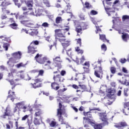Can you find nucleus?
<instances>
[{
	"instance_id": "nucleus-1",
	"label": "nucleus",
	"mask_w": 129,
	"mask_h": 129,
	"mask_svg": "<svg viewBox=\"0 0 129 129\" xmlns=\"http://www.w3.org/2000/svg\"><path fill=\"white\" fill-rule=\"evenodd\" d=\"M98 115L100 117V119L103 121L101 124H95V121L94 119H89L87 118H86L87 120L90 122V124H91L92 126L94 127V129H102V125H107L108 124V122L107 121V117L106 113H98Z\"/></svg>"
},
{
	"instance_id": "nucleus-2",
	"label": "nucleus",
	"mask_w": 129,
	"mask_h": 129,
	"mask_svg": "<svg viewBox=\"0 0 129 129\" xmlns=\"http://www.w3.org/2000/svg\"><path fill=\"white\" fill-rule=\"evenodd\" d=\"M42 58V54H39V53H38L35 57V59L36 60L37 62L39 63V64H44L45 61L48 60V58L46 56L44 57L43 58Z\"/></svg>"
},
{
	"instance_id": "nucleus-3",
	"label": "nucleus",
	"mask_w": 129,
	"mask_h": 129,
	"mask_svg": "<svg viewBox=\"0 0 129 129\" xmlns=\"http://www.w3.org/2000/svg\"><path fill=\"white\" fill-rule=\"evenodd\" d=\"M59 42L61 43V45L63 48H67V47L70 46V40H66V38H59Z\"/></svg>"
},
{
	"instance_id": "nucleus-4",
	"label": "nucleus",
	"mask_w": 129,
	"mask_h": 129,
	"mask_svg": "<svg viewBox=\"0 0 129 129\" xmlns=\"http://www.w3.org/2000/svg\"><path fill=\"white\" fill-rule=\"evenodd\" d=\"M91 112H90V111H89V112H84V114L85 116H87V117H83V119H84L83 123H84H84H86V122L87 123L90 124V122H89V121L88 120H87L86 118H88V119H93L92 118V115H91Z\"/></svg>"
},
{
	"instance_id": "nucleus-5",
	"label": "nucleus",
	"mask_w": 129,
	"mask_h": 129,
	"mask_svg": "<svg viewBox=\"0 0 129 129\" xmlns=\"http://www.w3.org/2000/svg\"><path fill=\"white\" fill-rule=\"evenodd\" d=\"M114 93H115V90L111 88L108 89L107 96L109 98L113 99V100H115V95H114Z\"/></svg>"
},
{
	"instance_id": "nucleus-6",
	"label": "nucleus",
	"mask_w": 129,
	"mask_h": 129,
	"mask_svg": "<svg viewBox=\"0 0 129 129\" xmlns=\"http://www.w3.org/2000/svg\"><path fill=\"white\" fill-rule=\"evenodd\" d=\"M54 37L56 40L59 39V38H66V36L61 32V29H56L55 30Z\"/></svg>"
},
{
	"instance_id": "nucleus-7",
	"label": "nucleus",
	"mask_w": 129,
	"mask_h": 129,
	"mask_svg": "<svg viewBox=\"0 0 129 129\" xmlns=\"http://www.w3.org/2000/svg\"><path fill=\"white\" fill-rule=\"evenodd\" d=\"M19 63V60L13 57L10 58L9 61H7V64L11 68H13L15 66V63Z\"/></svg>"
},
{
	"instance_id": "nucleus-8",
	"label": "nucleus",
	"mask_w": 129,
	"mask_h": 129,
	"mask_svg": "<svg viewBox=\"0 0 129 129\" xmlns=\"http://www.w3.org/2000/svg\"><path fill=\"white\" fill-rule=\"evenodd\" d=\"M35 83L34 84L31 83V85L33 87V88H34L36 89V88H39V87H42V83H39V85H36L37 83H39V82H42L43 81V80L41 79H36L34 80Z\"/></svg>"
},
{
	"instance_id": "nucleus-9",
	"label": "nucleus",
	"mask_w": 129,
	"mask_h": 129,
	"mask_svg": "<svg viewBox=\"0 0 129 129\" xmlns=\"http://www.w3.org/2000/svg\"><path fill=\"white\" fill-rule=\"evenodd\" d=\"M12 56H13L12 58H13L14 59H16L19 61L20 59L22 58V52L21 51L14 52L13 53H12Z\"/></svg>"
},
{
	"instance_id": "nucleus-10",
	"label": "nucleus",
	"mask_w": 129,
	"mask_h": 129,
	"mask_svg": "<svg viewBox=\"0 0 129 129\" xmlns=\"http://www.w3.org/2000/svg\"><path fill=\"white\" fill-rule=\"evenodd\" d=\"M99 71H95L94 72V75L96 76V77H97L98 78H100L101 79H102V76H100V74L99 73H101V74H103V71H102V68L101 67H99Z\"/></svg>"
},
{
	"instance_id": "nucleus-11",
	"label": "nucleus",
	"mask_w": 129,
	"mask_h": 129,
	"mask_svg": "<svg viewBox=\"0 0 129 129\" xmlns=\"http://www.w3.org/2000/svg\"><path fill=\"white\" fill-rule=\"evenodd\" d=\"M36 49H37V47H36V46H33L30 44V45L28 47V53H31V54H35V53L37 52V50H36Z\"/></svg>"
},
{
	"instance_id": "nucleus-12",
	"label": "nucleus",
	"mask_w": 129,
	"mask_h": 129,
	"mask_svg": "<svg viewBox=\"0 0 129 129\" xmlns=\"http://www.w3.org/2000/svg\"><path fill=\"white\" fill-rule=\"evenodd\" d=\"M29 22H30V21L29 20H23L21 21L20 23L21 24H23V25H24L25 27H28L29 28H31L32 26H34V24L30 23Z\"/></svg>"
},
{
	"instance_id": "nucleus-13",
	"label": "nucleus",
	"mask_w": 129,
	"mask_h": 129,
	"mask_svg": "<svg viewBox=\"0 0 129 129\" xmlns=\"http://www.w3.org/2000/svg\"><path fill=\"white\" fill-rule=\"evenodd\" d=\"M124 126H127V124H126V122L124 121L120 122L117 123L116 125H114V127H116L117 128H120Z\"/></svg>"
},
{
	"instance_id": "nucleus-14",
	"label": "nucleus",
	"mask_w": 129,
	"mask_h": 129,
	"mask_svg": "<svg viewBox=\"0 0 129 129\" xmlns=\"http://www.w3.org/2000/svg\"><path fill=\"white\" fill-rule=\"evenodd\" d=\"M43 12V10L42 9H37V10H35V13L34 12H32L30 13V15H33V16H36V17H40L41 15H42V12Z\"/></svg>"
},
{
	"instance_id": "nucleus-15",
	"label": "nucleus",
	"mask_w": 129,
	"mask_h": 129,
	"mask_svg": "<svg viewBox=\"0 0 129 129\" xmlns=\"http://www.w3.org/2000/svg\"><path fill=\"white\" fill-rule=\"evenodd\" d=\"M11 109L9 107H7L6 108L5 111L4 112V114L3 115L4 118H6V116H10L11 115Z\"/></svg>"
},
{
	"instance_id": "nucleus-16",
	"label": "nucleus",
	"mask_w": 129,
	"mask_h": 129,
	"mask_svg": "<svg viewBox=\"0 0 129 129\" xmlns=\"http://www.w3.org/2000/svg\"><path fill=\"white\" fill-rule=\"evenodd\" d=\"M61 75H57L56 76H53V79L54 82H61Z\"/></svg>"
},
{
	"instance_id": "nucleus-17",
	"label": "nucleus",
	"mask_w": 129,
	"mask_h": 129,
	"mask_svg": "<svg viewBox=\"0 0 129 129\" xmlns=\"http://www.w3.org/2000/svg\"><path fill=\"white\" fill-rule=\"evenodd\" d=\"M57 83L56 82H53V83H51V87L52 88V89H54V90H58L59 89V88H60V87L59 86H56V85H57Z\"/></svg>"
},
{
	"instance_id": "nucleus-18",
	"label": "nucleus",
	"mask_w": 129,
	"mask_h": 129,
	"mask_svg": "<svg viewBox=\"0 0 129 129\" xmlns=\"http://www.w3.org/2000/svg\"><path fill=\"white\" fill-rule=\"evenodd\" d=\"M122 38L124 42H127V40L129 39L128 34L127 33H123L122 35Z\"/></svg>"
},
{
	"instance_id": "nucleus-19",
	"label": "nucleus",
	"mask_w": 129,
	"mask_h": 129,
	"mask_svg": "<svg viewBox=\"0 0 129 129\" xmlns=\"http://www.w3.org/2000/svg\"><path fill=\"white\" fill-rule=\"evenodd\" d=\"M26 66H27V63L24 64V63L23 62H20L15 65V67H16V68H18V69H20L21 67L25 68L26 67Z\"/></svg>"
},
{
	"instance_id": "nucleus-20",
	"label": "nucleus",
	"mask_w": 129,
	"mask_h": 129,
	"mask_svg": "<svg viewBox=\"0 0 129 129\" xmlns=\"http://www.w3.org/2000/svg\"><path fill=\"white\" fill-rule=\"evenodd\" d=\"M69 98H70V97L67 95H63L62 96V98H61L62 100L64 101V102H67V103H69L70 102V101H69Z\"/></svg>"
},
{
	"instance_id": "nucleus-21",
	"label": "nucleus",
	"mask_w": 129,
	"mask_h": 129,
	"mask_svg": "<svg viewBox=\"0 0 129 129\" xmlns=\"http://www.w3.org/2000/svg\"><path fill=\"white\" fill-rule=\"evenodd\" d=\"M59 114H62V104L61 102L59 103V108L57 109V115Z\"/></svg>"
},
{
	"instance_id": "nucleus-22",
	"label": "nucleus",
	"mask_w": 129,
	"mask_h": 129,
	"mask_svg": "<svg viewBox=\"0 0 129 129\" xmlns=\"http://www.w3.org/2000/svg\"><path fill=\"white\" fill-rule=\"evenodd\" d=\"M100 39L103 41V42H107V43H109V40L106 39V37H105V35H101L100 34Z\"/></svg>"
},
{
	"instance_id": "nucleus-23",
	"label": "nucleus",
	"mask_w": 129,
	"mask_h": 129,
	"mask_svg": "<svg viewBox=\"0 0 129 129\" xmlns=\"http://www.w3.org/2000/svg\"><path fill=\"white\" fill-rule=\"evenodd\" d=\"M8 98H10L12 101H14V100H15V98H16V95L15 94V92H12V95L10 94L8 95Z\"/></svg>"
},
{
	"instance_id": "nucleus-24",
	"label": "nucleus",
	"mask_w": 129,
	"mask_h": 129,
	"mask_svg": "<svg viewBox=\"0 0 129 129\" xmlns=\"http://www.w3.org/2000/svg\"><path fill=\"white\" fill-rule=\"evenodd\" d=\"M58 116V118L59 121H60L61 124H65V122H64V118H63V116H62V114H59Z\"/></svg>"
},
{
	"instance_id": "nucleus-25",
	"label": "nucleus",
	"mask_w": 129,
	"mask_h": 129,
	"mask_svg": "<svg viewBox=\"0 0 129 129\" xmlns=\"http://www.w3.org/2000/svg\"><path fill=\"white\" fill-rule=\"evenodd\" d=\"M10 28L13 29V30H18V24L16 23H12L9 25Z\"/></svg>"
},
{
	"instance_id": "nucleus-26",
	"label": "nucleus",
	"mask_w": 129,
	"mask_h": 129,
	"mask_svg": "<svg viewBox=\"0 0 129 129\" xmlns=\"http://www.w3.org/2000/svg\"><path fill=\"white\" fill-rule=\"evenodd\" d=\"M54 63H58V62H62L61 60V57L60 56H56L55 58H53Z\"/></svg>"
},
{
	"instance_id": "nucleus-27",
	"label": "nucleus",
	"mask_w": 129,
	"mask_h": 129,
	"mask_svg": "<svg viewBox=\"0 0 129 129\" xmlns=\"http://www.w3.org/2000/svg\"><path fill=\"white\" fill-rule=\"evenodd\" d=\"M84 7L86 8V9H87V10H89L90 9H92V6L89 4L88 2H85Z\"/></svg>"
},
{
	"instance_id": "nucleus-28",
	"label": "nucleus",
	"mask_w": 129,
	"mask_h": 129,
	"mask_svg": "<svg viewBox=\"0 0 129 129\" xmlns=\"http://www.w3.org/2000/svg\"><path fill=\"white\" fill-rule=\"evenodd\" d=\"M27 7L28 8H30L28 10H32V8H33V2L32 1L27 2Z\"/></svg>"
},
{
	"instance_id": "nucleus-29",
	"label": "nucleus",
	"mask_w": 129,
	"mask_h": 129,
	"mask_svg": "<svg viewBox=\"0 0 129 129\" xmlns=\"http://www.w3.org/2000/svg\"><path fill=\"white\" fill-rule=\"evenodd\" d=\"M76 31L77 33H81V34H82V28L81 27V26H79L77 27L76 28Z\"/></svg>"
},
{
	"instance_id": "nucleus-30",
	"label": "nucleus",
	"mask_w": 129,
	"mask_h": 129,
	"mask_svg": "<svg viewBox=\"0 0 129 129\" xmlns=\"http://www.w3.org/2000/svg\"><path fill=\"white\" fill-rule=\"evenodd\" d=\"M10 46V44L9 43H4L3 45V48L5 49L6 51H8L9 50V47Z\"/></svg>"
},
{
	"instance_id": "nucleus-31",
	"label": "nucleus",
	"mask_w": 129,
	"mask_h": 129,
	"mask_svg": "<svg viewBox=\"0 0 129 129\" xmlns=\"http://www.w3.org/2000/svg\"><path fill=\"white\" fill-rule=\"evenodd\" d=\"M13 2L15 3V6H17L18 8H21V6H22V4L19 3L18 0H13Z\"/></svg>"
},
{
	"instance_id": "nucleus-32",
	"label": "nucleus",
	"mask_w": 129,
	"mask_h": 129,
	"mask_svg": "<svg viewBox=\"0 0 129 129\" xmlns=\"http://www.w3.org/2000/svg\"><path fill=\"white\" fill-rule=\"evenodd\" d=\"M79 86L81 87V89H82L83 91H82V92H83V91H86V90L87 89L86 88V86L84 85H79Z\"/></svg>"
},
{
	"instance_id": "nucleus-33",
	"label": "nucleus",
	"mask_w": 129,
	"mask_h": 129,
	"mask_svg": "<svg viewBox=\"0 0 129 129\" xmlns=\"http://www.w3.org/2000/svg\"><path fill=\"white\" fill-rule=\"evenodd\" d=\"M33 122L35 125H39L40 124V121H39V120L37 118H34Z\"/></svg>"
},
{
	"instance_id": "nucleus-34",
	"label": "nucleus",
	"mask_w": 129,
	"mask_h": 129,
	"mask_svg": "<svg viewBox=\"0 0 129 129\" xmlns=\"http://www.w3.org/2000/svg\"><path fill=\"white\" fill-rule=\"evenodd\" d=\"M30 45L31 46H36V45H39V41H38V40H35L34 41H32L30 43Z\"/></svg>"
},
{
	"instance_id": "nucleus-35",
	"label": "nucleus",
	"mask_w": 129,
	"mask_h": 129,
	"mask_svg": "<svg viewBox=\"0 0 129 129\" xmlns=\"http://www.w3.org/2000/svg\"><path fill=\"white\" fill-rule=\"evenodd\" d=\"M67 54L69 57H72V51H71V48L67 50Z\"/></svg>"
},
{
	"instance_id": "nucleus-36",
	"label": "nucleus",
	"mask_w": 129,
	"mask_h": 129,
	"mask_svg": "<svg viewBox=\"0 0 129 129\" xmlns=\"http://www.w3.org/2000/svg\"><path fill=\"white\" fill-rule=\"evenodd\" d=\"M49 124L51 127H54V126H55V125L57 124V122L54 121H51V122L49 123Z\"/></svg>"
},
{
	"instance_id": "nucleus-37",
	"label": "nucleus",
	"mask_w": 129,
	"mask_h": 129,
	"mask_svg": "<svg viewBox=\"0 0 129 129\" xmlns=\"http://www.w3.org/2000/svg\"><path fill=\"white\" fill-rule=\"evenodd\" d=\"M49 26H50V25L47 22H44L41 25V27H44V28H49Z\"/></svg>"
},
{
	"instance_id": "nucleus-38",
	"label": "nucleus",
	"mask_w": 129,
	"mask_h": 129,
	"mask_svg": "<svg viewBox=\"0 0 129 129\" xmlns=\"http://www.w3.org/2000/svg\"><path fill=\"white\" fill-rule=\"evenodd\" d=\"M42 114L41 110H38L35 112V116H40Z\"/></svg>"
},
{
	"instance_id": "nucleus-39",
	"label": "nucleus",
	"mask_w": 129,
	"mask_h": 129,
	"mask_svg": "<svg viewBox=\"0 0 129 129\" xmlns=\"http://www.w3.org/2000/svg\"><path fill=\"white\" fill-rule=\"evenodd\" d=\"M61 20H62V18L60 17H57L55 19L56 24H60Z\"/></svg>"
},
{
	"instance_id": "nucleus-40",
	"label": "nucleus",
	"mask_w": 129,
	"mask_h": 129,
	"mask_svg": "<svg viewBox=\"0 0 129 129\" xmlns=\"http://www.w3.org/2000/svg\"><path fill=\"white\" fill-rule=\"evenodd\" d=\"M116 71V69H115V67H111L110 68V72L112 73V74H115Z\"/></svg>"
},
{
	"instance_id": "nucleus-41",
	"label": "nucleus",
	"mask_w": 129,
	"mask_h": 129,
	"mask_svg": "<svg viewBox=\"0 0 129 129\" xmlns=\"http://www.w3.org/2000/svg\"><path fill=\"white\" fill-rule=\"evenodd\" d=\"M122 21L124 22L125 20H129V16L128 15H124L122 16Z\"/></svg>"
},
{
	"instance_id": "nucleus-42",
	"label": "nucleus",
	"mask_w": 129,
	"mask_h": 129,
	"mask_svg": "<svg viewBox=\"0 0 129 129\" xmlns=\"http://www.w3.org/2000/svg\"><path fill=\"white\" fill-rule=\"evenodd\" d=\"M9 81L11 85H14L12 87V89H14V88H15V87H16V85H15V82L13 80H10V81Z\"/></svg>"
},
{
	"instance_id": "nucleus-43",
	"label": "nucleus",
	"mask_w": 129,
	"mask_h": 129,
	"mask_svg": "<svg viewBox=\"0 0 129 129\" xmlns=\"http://www.w3.org/2000/svg\"><path fill=\"white\" fill-rule=\"evenodd\" d=\"M127 90H128V89H124L123 91L124 95V96H126V97L128 96V94H127Z\"/></svg>"
},
{
	"instance_id": "nucleus-44",
	"label": "nucleus",
	"mask_w": 129,
	"mask_h": 129,
	"mask_svg": "<svg viewBox=\"0 0 129 129\" xmlns=\"http://www.w3.org/2000/svg\"><path fill=\"white\" fill-rule=\"evenodd\" d=\"M88 27V25L85 24V23H83L82 24V27L83 28V30H86Z\"/></svg>"
},
{
	"instance_id": "nucleus-45",
	"label": "nucleus",
	"mask_w": 129,
	"mask_h": 129,
	"mask_svg": "<svg viewBox=\"0 0 129 129\" xmlns=\"http://www.w3.org/2000/svg\"><path fill=\"white\" fill-rule=\"evenodd\" d=\"M83 69L84 70V71L86 72V73H89V67H87V68H86L84 67Z\"/></svg>"
},
{
	"instance_id": "nucleus-46",
	"label": "nucleus",
	"mask_w": 129,
	"mask_h": 129,
	"mask_svg": "<svg viewBox=\"0 0 129 129\" xmlns=\"http://www.w3.org/2000/svg\"><path fill=\"white\" fill-rule=\"evenodd\" d=\"M101 49L104 51H106V50H107L106 45H105V44H102L101 45Z\"/></svg>"
},
{
	"instance_id": "nucleus-47",
	"label": "nucleus",
	"mask_w": 129,
	"mask_h": 129,
	"mask_svg": "<svg viewBox=\"0 0 129 129\" xmlns=\"http://www.w3.org/2000/svg\"><path fill=\"white\" fill-rule=\"evenodd\" d=\"M119 62H120V63H121L122 64H124V63H125V62H126V59H125V58H121L119 60Z\"/></svg>"
},
{
	"instance_id": "nucleus-48",
	"label": "nucleus",
	"mask_w": 129,
	"mask_h": 129,
	"mask_svg": "<svg viewBox=\"0 0 129 129\" xmlns=\"http://www.w3.org/2000/svg\"><path fill=\"white\" fill-rule=\"evenodd\" d=\"M39 74L38 75L40 76H43L44 75V70H40L39 71Z\"/></svg>"
},
{
	"instance_id": "nucleus-49",
	"label": "nucleus",
	"mask_w": 129,
	"mask_h": 129,
	"mask_svg": "<svg viewBox=\"0 0 129 129\" xmlns=\"http://www.w3.org/2000/svg\"><path fill=\"white\" fill-rule=\"evenodd\" d=\"M123 85H125L126 86H128L129 85V82H127V80L125 79L124 80V82H123Z\"/></svg>"
},
{
	"instance_id": "nucleus-50",
	"label": "nucleus",
	"mask_w": 129,
	"mask_h": 129,
	"mask_svg": "<svg viewBox=\"0 0 129 129\" xmlns=\"http://www.w3.org/2000/svg\"><path fill=\"white\" fill-rule=\"evenodd\" d=\"M43 3L46 6V7H48V8H50V7H51V5H50V2H49L48 1L44 2Z\"/></svg>"
},
{
	"instance_id": "nucleus-51",
	"label": "nucleus",
	"mask_w": 129,
	"mask_h": 129,
	"mask_svg": "<svg viewBox=\"0 0 129 129\" xmlns=\"http://www.w3.org/2000/svg\"><path fill=\"white\" fill-rule=\"evenodd\" d=\"M1 7H7L8 6V3L6 2V1H4L2 3Z\"/></svg>"
},
{
	"instance_id": "nucleus-52",
	"label": "nucleus",
	"mask_w": 129,
	"mask_h": 129,
	"mask_svg": "<svg viewBox=\"0 0 129 129\" xmlns=\"http://www.w3.org/2000/svg\"><path fill=\"white\" fill-rule=\"evenodd\" d=\"M0 39H2L3 40V39H5V41H6V42H8L9 38H8V37H6V36H0Z\"/></svg>"
},
{
	"instance_id": "nucleus-53",
	"label": "nucleus",
	"mask_w": 129,
	"mask_h": 129,
	"mask_svg": "<svg viewBox=\"0 0 129 129\" xmlns=\"http://www.w3.org/2000/svg\"><path fill=\"white\" fill-rule=\"evenodd\" d=\"M79 18H80L81 20H84V14L83 13H80L79 15Z\"/></svg>"
},
{
	"instance_id": "nucleus-54",
	"label": "nucleus",
	"mask_w": 129,
	"mask_h": 129,
	"mask_svg": "<svg viewBox=\"0 0 129 129\" xmlns=\"http://www.w3.org/2000/svg\"><path fill=\"white\" fill-rule=\"evenodd\" d=\"M122 72H123V73H125L126 74H127V73H128V72H127V70H126V69L124 67L122 68Z\"/></svg>"
},
{
	"instance_id": "nucleus-55",
	"label": "nucleus",
	"mask_w": 129,
	"mask_h": 129,
	"mask_svg": "<svg viewBox=\"0 0 129 129\" xmlns=\"http://www.w3.org/2000/svg\"><path fill=\"white\" fill-rule=\"evenodd\" d=\"M98 13L97 11H95L94 10H92L91 11V15H93V16H94L95 15H97Z\"/></svg>"
},
{
	"instance_id": "nucleus-56",
	"label": "nucleus",
	"mask_w": 129,
	"mask_h": 129,
	"mask_svg": "<svg viewBox=\"0 0 129 129\" xmlns=\"http://www.w3.org/2000/svg\"><path fill=\"white\" fill-rule=\"evenodd\" d=\"M29 117V115H26L22 118V120H26Z\"/></svg>"
},
{
	"instance_id": "nucleus-57",
	"label": "nucleus",
	"mask_w": 129,
	"mask_h": 129,
	"mask_svg": "<svg viewBox=\"0 0 129 129\" xmlns=\"http://www.w3.org/2000/svg\"><path fill=\"white\" fill-rule=\"evenodd\" d=\"M77 43L78 44H79L80 47H81V38H79L77 40Z\"/></svg>"
},
{
	"instance_id": "nucleus-58",
	"label": "nucleus",
	"mask_w": 129,
	"mask_h": 129,
	"mask_svg": "<svg viewBox=\"0 0 129 129\" xmlns=\"http://www.w3.org/2000/svg\"><path fill=\"white\" fill-rule=\"evenodd\" d=\"M57 92H58V95H61V93H63V92H63V90H62V89H59V90L57 91Z\"/></svg>"
},
{
	"instance_id": "nucleus-59",
	"label": "nucleus",
	"mask_w": 129,
	"mask_h": 129,
	"mask_svg": "<svg viewBox=\"0 0 129 129\" xmlns=\"http://www.w3.org/2000/svg\"><path fill=\"white\" fill-rule=\"evenodd\" d=\"M73 61H74V62H76L77 64L78 65H79V59H78V57H76V60H73Z\"/></svg>"
},
{
	"instance_id": "nucleus-60",
	"label": "nucleus",
	"mask_w": 129,
	"mask_h": 129,
	"mask_svg": "<svg viewBox=\"0 0 129 129\" xmlns=\"http://www.w3.org/2000/svg\"><path fill=\"white\" fill-rule=\"evenodd\" d=\"M60 74H61V76H64V75H65V74H66V71H61L60 72Z\"/></svg>"
},
{
	"instance_id": "nucleus-61",
	"label": "nucleus",
	"mask_w": 129,
	"mask_h": 129,
	"mask_svg": "<svg viewBox=\"0 0 129 129\" xmlns=\"http://www.w3.org/2000/svg\"><path fill=\"white\" fill-rule=\"evenodd\" d=\"M6 69V68L5 67V66H0V70L2 71H4Z\"/></svg>"
},
{
	"instance_id": "nucleus-62",
	"label": "nucleus",
	"mask_w": 129,
	"mask_h": 129,
	"mask_svg": "<svg viewBox=\"0 0 129 129\" xmlns=\"http://www.w3.org/2000/svg\"><path fill=\"white\" fill-rule=\"evenodd\" d=\"M72 87L75 89H78L79 88V87H78V86L77 85H73Z\"/></svg>"
},
{
	"instance_id": "nucleus-63",
	"label": "nucleus",
	"mask_w": 129,
	"mask_h": 129,
	"mask_svg": "<svg viewBox=\"0 0 129 129\" xmlns=\"http://www.w3.org/2000/svg\"><path fill=\"white\" fill-rule=\"evenodd\" d=\"M124 107L125 108V107H129V102L125 103L124 104Z\"/></svg>"
},
{
	"instance_id": "nucleus-64",
	"label": "nucleus",
	"mask_w": 129,
	"mask_h": 129,
	"mask_svg": "<svg viewBox=\"0 0 129 129\" xmlns=\"http://www.w3.org/2000/svg\"><path fill=\"white\" fill-rule=\"evenodd\" d=\"M7 17L6 15H2L1 16V19L2 20H6L7 19Z\"/></svg>"
}]
</instances>
